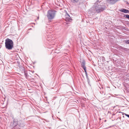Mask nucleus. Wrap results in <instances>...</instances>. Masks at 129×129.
<instances>
[{"label": "nucleus", "mask_w": 129, "mask_h": 129, "mask_svg": "<svg viewBox=\"0 0 129 129\" xmlns=\"http://www.w3.org/2000/svg\"><path fill=\"white\" fill-rule=\"evenodd\" d=\"M128 80H129V78H128Z\"/></svg>", "instance_id": "nucleus-17"}, {"label": "nucleus", "mask_w": 129, "mask_h": 129, "mask_svg": "<svg viewBox=\"0 0 129 129\" xmlns=\"http://www.w3.org/2000/svg\"><path fill=\"white\" fill-rule=\"evenodd\" d=\"M126 43L127 44H129V40L126 41Z\"/></svg>", "instance_id": "nucleus-14"}, {"label": "nucleus", "mask_w": 129, "mask_h": 129, "mask_svg": "<svg viewBox=\"0 0 129 129\" xmlns=\"http://www.w3.org/2000/svg\"><path fill=\"white\" fill-rule=\"evenodd\" d=\"M39 17H38L37 18V19L38 20L39 19Z\"/></svg>", "instance_id": "nucleus-15"}, {"label": "nucleus", "mask_w": 129, "mask_h": 129, "mask_svg": "<svg viewBox=\"0 0 129 129\" xmlns=\"http://www.w3.org/2000/svg\"><path fill=\"white\" fill-rule=\"evenodd\" d=\"M106 7L101 3V1L97 0L92 8L95 12L99 13L103 11L106 9Z\"/></svg>", "instance_id": "nucleus-1"}, {"label": "nucleus", "mask_w": 129, "mask_h": 129, "mask_svg": "<svg viewBox=\"0 0 129 129\" xmlns=\"http://www.w3.org/2000/svg\"><path fill=\"white\" fill-rule=\"evenodd\" d=\"M56 11L53 10H49L47 14V16L48 19H52L54 18Z\"/></svg>", "instance_id": "nucleus-3"}, {"label": "nucleus", "mask_w": 129, "mask_h": 129, "mask_svg": "<svg viewBox=\"0 0 129 129\" xmlns=\"http://www.w3.org/2000/svg\"><path fill=\"white\" fill-rule=\"evenodd\" d=\"M81 63V66L84 70H85L86 69V67L85 66V61L84 60H83L80 62Z\"/></svg>", "instance_id": "nucleus-5"}, {"label": "nucleus", "mask_w": 129, "mask_h": 129, "mask_svg": "<svg viewBox=\"0 0 129 129\" xmlns=\"http://www.w3.org/2000/svg\"><path fill=\"white\" fill-rule=\"evenodd\" d=\"M120 11L125 13H129V11L125 9H121Z\"/></svg>", "instance_id": "nucleus-7"}, {"label": "nucleus", "mask_w": 129, "mask_h": 129, "mask_svg": "<svg viewBox=\"0 0 129 129\" xmlns=\"http://www.w3.org/2000/svg\"><path fill=\"white\" fill-rule=\"evenodd\" d=\"M85 71V74H86V77L87 78L88 76L87 74V72L86 71V69H85V70H84Z\"/></svg>", "instance_id": "nucleus-11"}, {"label": "nucleus", "mask_w": 129, "mask_h": 129, "mask_svg": "<svg viewBox=\"0 0 129 129\" xmlns=\"http://www.w3.org/2000/svg\"><path fill=\"white\" fill-rule=\"evenodd\" d=\"M5 46L8 50H12L14 47L13 43L12 40L7 38L5 40Z\"/></svg>", "instance_id": "nucleus-2"}, {"label": "nucleus", "mask_w": 129, "mask_h": 129, "mask_svg": "<svg viewBox=\"0 0 129 129\" xmlns=\"http://www.w3.org/2000/svg\"><path fill=\"white\" fill-rule=\"evenodd\" d=\"M22 70L23 72L24 73V75L25 77H27V74L26 72L25 71V69L24 68H22Z\"/></svg>", "instance_id": "nucleus-9"}, {"label": "nucleus", "mask_w": 129, "mask_h": 129, "mask_svg": "<svg viewBox=\"0 0 129 129\" xmlns=\"http://www.w3.org/2000/svg\"><path fill=\"white\" fill-rule=\"evenodd\" d=\"M124 17L129 19V15H128L125 14L124 15Z\"/></svg>", "instance_id": "nucleus-10"}, {"label": "nucleus", "mask_w": 129, "mask_h": 129, "mask_svg": "<svg viewBox=\"0 0 129 129\" xmlns=\"http://www.w3.org/2000/svg\"><path fill=\"white\" fill-rule=\"evenodd\" d=\"M65 20L69 22L72 20V19L68 14H67L66 15Z\"/></svg>", "instance_id": "nucleus-6"}, {"label": "nucleus", "mask_w": 129, "mask_h": 129, "mask_svg": "<svg viewBox=\"0 0 129 129\" xmlns=\"http://www.w3.org/2000/svg\"><path fill=\"white\" fill-rule=\"evenodd\" d=\"M13 121H14V122H17L16 124H17V122H18V120L16 119H13Z\"/></svg>", "instance_id": "nucleus-12"}, {"label": "nucleus", "mask_w": 129, "mask_h": 129, "mask_svg": "<svg viewBox=\"0 0 129 129\" xmlns=\"http://www.w3.org/2000/svg\"><path fill=\"white\" fill-rule=\"evenodd\" d=\"M124 115L126 116L127 117H128L129 118V115L127 114H125V113H124Z\"/></svg>", "instance_id": "nucleus-13"}, {"label": "nucleus", "mask_w": 129, "mask_h": 129, "mask_svg": "<svg viewBox=\"0 0 129 129\" xmlns=\"http://www.w3.org/2000/svg\"><path fill=\"white\" fill-rule=\"evenodd\" d=\"M80 0H70L71 2L73 3L76 4L78 3Z\"/></svg>", "instance_id": "nucleus-8"}, {"label": "nucleus", "mask_w": 129, "mask_h": 129, "mask_svg": "<svg viewBox=\"0 0 129 129\" xmlns=\"http://www.w3.org/2000/svg\"><path fill=\"white\" fill-rule=\"evenodd\" d=\"M120 0H106L107 2L110 5H113Z\"/></svg>", "instance_id": "nucleus-4"}, {"label": "nucleus", "mask_w": 129, "mask_h": 129, "mask_svg": "<svg viewBox=\"0 0 129 129\" xmlns=\"http://www.w3.org/2000/svg\"><path fill=\"white\" fill-rule=\"evenodd\" d=\"M88 80V82H89V81H88L89 80ZM88 83H89V82H88Z\"/></svg>", "instance_id": "nucleus-16"}]
</instances>
